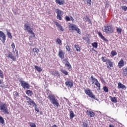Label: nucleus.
Masks as SVG:
<instances>
[{
  "label": "nucleus",
  "mask_w": 127,
  "mask_h": 127,
  "mask_svg": "<svg viewBox=\"0 0 127 127\" xmlns=\"http://www.w3.org/2000/svg\"><path fill=\"white\" fill-rule=\"evenodd\" d=\"M102 31L107 34H112L114 33V29L113 26L111 25H107L102 27Z\"/></svg>",
  "instance_id": "obj_1"
},
{
  "label": "nucleus",
  "mask_w": 127,
  "mask_h": 127,
  "mask_svg": "<svg viewBox=\"0 0 127 127\" xmlns=\"http://www.w3.org/2000/svg\"><path fill=\"white\" fill-rule=\"evenodd\" d=\"M48 99H49V100L51 101L52 104H53V105H54L55 107H57V108H58V107H59V102H58V100L56 99L55 95L50 94L48 96Z\"/></svg>",
  "instance_id": "obj_2"
},
{
  "label": "nucleus",
  "mask_w": 127,
  "mask_h": 127,
  "mask_svg": "<svg viewBox=\"0 0 127 127\" xmlns=\"http://www.w3.org/2000/svg\"><path fill=\"white\" fill-rule=\"evenodd\" d=\"M0 111L4 115H9L7 105L3 102H0Z\"/></svg>",
  "instance_id": "obj_3"
},
{
  "label": "nucleus",
  "mask_w": 127,
  "mask_h": 127,
  "mask_svg": "<svg viewBox=\"0 0 127 127\" xmlns=\"http://www.w3.org/2000/svg\"><path fill=\"white\" fill-rule=\"evenodd\" d=\"M91 80L92 81V84L96 86V88H97V90H101V84L98 81L97 78H95L94 76H91Z\"/></svg>",
  "instance_id": "obj_4"
},
{
  "label": "nucleus",
  "mask_w": 127,
  "mask_h": 127,
  "mask_svg": "<svg viewBox=\"0 0 127 127\" xmlns=\"http://www.w3.org/2000/svg\"><path fill=\"white\" fill-rule=\"evenodd\" d=\"M24 30L25 31H27L28 33H30V34H32L33 35V37H35V34H34V32H33V31L32 30V28L30 27L29 26V24L28 23H25L24 25Z\"/></svg>",
  "instance_id": "obj_5"
},
{
  "label": "nucleus",
  "mask_w": 127,
  "mask_h": 127,
  "mask_svg": "<svg viewBox=\"0 0 127 127\" xmlns=\"http://www.w3.org/2000/svg\"><path fill=\"white\" fill-rule=\"evenodd\" d=\"M69 30L71 31H76L78 34H81V29H80L75 24H70L68 27Z\"/></svg>",
  "instance_id": "obj_6"
},
{
  "label": "nucleus",
  "mask_w": 127,
  "mask_h": 127,
  "mask_svg": "<svg viewBox=\"0 0 127 127\" xmlns=\"http://www.w3.org/2000/svg\"><path fill=\"white\" fill-rule=\"evenodd\" d=\"M56 12L57 13V18L59 19V20H62L64 12L59 9H56Z\"/></svg>",
  "instance_id": "obj_7"
},
{
  "label": "nucleus",
  "mask_w": 127,
  "mask_h": 127,
  "mask_svg": "<svg viewBox=\"0 0 127 127\" xmlns=\"http://www.w3.org/2000/svg\"><path fill=\"white\" fill-rule=\"evenodd\" d=\"M84 93L87 95V96H89L90 98H91L92 99H94L96 100V96L94 95L93 94V92H92V90L90 89V88H86L84 90Z\"/></svg>",
  "instance_id": "obj_8"
},
{
  "label": "nucleus",
  "mask_w": 127,
  "mask_h": 127,
  "mask_svg": "<svg viewBox=\"0 0 127 127\" xmlns=\"http://www.w3.org/2000/svg\"><path fill=\"white\" fill-rule=\"evenodd\" d=\"M24 97L27 100V103L29 106H32V107H34V106H36V103L33 101L30 98L28 97L27 96H24Z\"/></svg>",
  "instance_id": "obj_9"
},
{
  "label": "nucleus",
  "mask_w": 127,
  "mask_h": 127,
  "mask_svg": "<svg viewBox=\"0 0 127 127\" xmlns=\"http://www.w3.org/2000/svg\"><path fill=\"white\" fill-rule=\"evenodd\" d=\"M0 40L2 41V43H5V40H6L5 34L1 31H0Z\"/></svg>",
  "instance_id": "obj_10"
},
{
  "label": "nucleus",
  "mask_w": 127,
  "mask_h": 127,
  "mask_svg": "<svg viewBox=\"0 0 127 127\" xmlns=\"http://www.w3.org/2000/svg\"><path fill=\"white\" fill-rule=\"evenodd\" d=\"M21 86L23 88V89H29L30 88V85L27 82L21 80L20 81Z\"/></svg>",
  "instance_id": "obj_11"
},
{
  "label": "nucleus",
  "mask_w": 127,
  "mask_h": 127,
  "mask_svg": "<svg viewBox=\"0 0 127 127\" xmlns=\"http://www.w3.org/2000/svg\"><path fill=\"white\" fill-rule=\"evenodd\" d=\"M63 64H65V66L66 67H67V69L69 70V69H71L72 68V66H71V64H70V63L68 62L67 59H64L63 61Z\"/></svg>",
  "instance_id": "obj_12"
},
{
  "label": "nucleus",
  "mask_w": 127,
  "mask_h": 127,
  "mask_svg": "<svg viewBox=\"0 0 127 127\" xmlns=\"http://www.w3.org/2000/svg\"><path fill=\"white\" fill-rule=\"evenodd\" d=\"M58 55L59 57L61 58V59H64V58H65V53H64L62 50H60L59 51Z\"/></svg>",
  "instance_id": "obj_13"
},
{
  "label": "nucleus",
  "mask_w": 127,
  "mask_h": 127,
  "mask_svg": "<svg viewBox=\"0 0 127 127\" xmlns=\"http://www.w3.org/2000/svg\"><path fill=\"white\" fill-rule=\"evenodd\" d=\"M125 65V61H124V59H121V60L118 63L119 68H122V67H124Z\"/></svg>",
  "instance_id": "obj_14"
},
{
  "label": "nucleus",
  "mask_w": 127,
  "mask_h": 127,
  "mask_svg": "<svg viewBox=\"0 0 127 127\" xmlns=\"http://www.w3.org/2000/svg\"><path fill=\"white\" fill-rule=\"evenodd\" d=\"M8 58H10V59H12L13 61H16V58L13 56L12 54V53L9 52L7 57Z\"/></svg>",
  "instance_id": "obj_15"
},
{
  "label": "nucleus",
  "mask_w": 127,
  "mask_h": 127,
  "mask_svg": "<svg viewBox=\"0 0 127 127\" xmlns=\"http://www.w3.org/2000/svg\"><path fill=\"white\" fill-rule=\"evenodd\" d=\"M99 37H100V38H101V39H102L104 41H106V42H108V39H107L106 38H105V37L103 35V34H102V33L101 32H98V33Z\"/></svg>",
  "instance_id": "obj_16"
},
{
  "label": "nucleus",
  "mask_w": 127,
  "mask_h": 127,
  "mask_svg": "<svg viewBox=\"0 0 127 127\" xmlns=\"http://www.w3.org/2000/svg\"><path fill=\"white\" fill-rule=\"evenodd\" d=\"M65 85L69 88H72L73 84V82L69 80L68 81H66L65 82Z\"/></svg>",
  "instance_id": "obj_17"
},
{
  "label": "nucleus",
  "mask_w": 127,
  "mask_h": 127,
  "mask_svg": "<svg viewBox=\"0 0 127 127\" xmlns=\"http://www.w3.org/2000/svg\"><path fill=\"white\" fill-rule=\"evenodd\" d=\"M118 89H122L123 90H126V89H127V87H126V86L123 84L121 82H119L118 83Z\"/></svg>",
  "instance_id": "obj_18"
},
{
  "label": "nucleus",
  "mask_w": 127,
  "mask_h": 127,
  "mask_svg": "<svg viewBox=\"0 0 127 127\" xmlns=\"http://www.w3.org/2000/svg\"><path fill=\"white\" fill-rule=\"evenodd\" d=\"M55 2L59 5H63L65 3V0H56Z\"/></svg>",
  "instance_id": "obj_19"
},
{
  "label": "nucleus",
  "mask_w": 127,
  "mask_h": 127,
  "mask_svg": "<svg viewBox=\"0 0 127 127\" xmlns=\"http://www.w3.org/2000/svg\"><path fill=\"white\" fill-rule=\"evenodd\" d=\"M55 24H56L57 27L60 29V30L61 31H64V29H63L62 26H61V24H59L58 22H55Z\"/></svg>",
  "instance_id": "obj_20"
},
{
  "label": "nucleus",
  "mask_w": 127,
  "mask_h": 127,
  "mask_svg": "<svg viewBox=\"0 0 127 127\" xmlns=\"http://www.w3.org/2000/svg\"><path fill=\"white\" fill-rule=\"evenodd\" d=\"M87 113H88V116L90 117V118H93V117H95V112L87 110Z\"/></svg>",
  "instance_id": "obj_21"
},
{
  "label": "nucleus",
  "mask_w": 127,
  "mask_h": 127,
  "mask_svg": "<svg viewBox=\"0 0 127 127\" xmlns=\"http://www.w3.org/2000/svg\"><path fill=\"white\" fill-rule=\"evenodd\" d=\"M106 64H108V65H107V68H110V67H114V63L113 62H111L110 60L108 61Z\"/></svg>",
  "instance_id": "obj_22"
},
{
  "label": "nucleus",
  "mask_w": 127,
  "mask_h": 127,
  "mask_svg": "<svg viewBox=\"0 0 127 127\" xmlns=\"http://www.w3.org/2000/svg\"><path fill=\"white\" fill-rule=\"evenodd\" d=\"M33 52H34V56H36V55L39 53V50L37 48H34L33 49Z\"/></svg>",
  "instance_id": "obj_23"
},
{
  "label": "nucleus",
  "mask_w": 127,
  "mask_h": 127,
  "mask_svg": "<svg viewBox=\"0 0 127 127\" xmlns=\"http://www.w3.org/2000/svg\"><path fill=\"white\" fill-rule=\"evenodd\" d=\"M83 20L84 21L86 22L88 21L89 23H91L92 21H91V19H90V17L88 16H86L83 18Z\"/></svg>",
  "instance_id": "obj_24"
},
{
  "label": "nucleus",
  "mask_w": 127,
  "mask_h": 127,
  "mask_svg": "<svg viewBox=\"0 0 127 127\" xmlns=\"http://www.w3.org/2000/svg\"><path fill=\"white\" fill-rule=\"evenodd\" d=\"M52 75H53V76H58L59 77H60V74L59 73V72L56 70L52 71Z\"/></svg>",
  "instance_id": "obj_25"
},
{
  "label": "nucleus",
  "mask_w": 127,
  "mask_h": 127,
  "mask_svg": "<svg viewBox=\"0 0 127 127\" xmlns=\"http://www.w3.org/2000/svg\"><path fill=\"white\" fill-rule=\"evenodd\" d=\"M74 48L76 49V51L77 52H80V51H81V47L80 46H79V45H75Z\"/></svg>",
  "instance_id": "obj_26"
},
{
  "label": "nucleus",
  "mask_w": 127,
  "mask_h": 127,
  "mask_svg": "<svg viewBox=\"0 0 127 127\" xmlns=\"http://www.w3.org/2000/svg\"><path fill=\"white\" fill-rule=\"evenodd\" d=\"M110 99H111V102H112V103H117L118 102V100H117V97H112V96H110Z\"/></svg>",
  "instance_id": "obj_27"
},
{
  "label": "nucleus",
  "mask_w": 127,
  "mask_h": 127,
  "mask_svg": "<svg viewBox=\"0 0 127 127\" xmlns=\"http://www.w3.org/2000/svg\"><path fill=\"white\" fill-rule=\"evenodd\" d=\"M85 3H87L88 6H90L92 4V0H83Z\"/></svg>",
  "instance_id": "obj_28"
},
{
  "label": "nucleus",
  "mask_w": 127,
  "mask_h": 127,
  "mask_svg": "<svg viewBox=\"0 0 127 127\" xmlns=\"http://www.w3.org/2000/svg\"><path fill=\"white\" fill-rule=\"evenodd\" d=\"M26 94L28 95V96H31L33 95V92H32V91L28 90L26 91Z\"/></svg>",
  "instance_id": "obj_29"
},
{
  "label": "nucleus",
  "mask_w": 127,
  "mask_h": 127,
  "mask_svg": "<svg viewBox=\"0 0 127 127\" xmlns=\"http://www.w3.org/2000/svg\"><path fill=\"white\" fill-rule=\"evenodd\" d=\"M69 116L70 120H73V118L75 117V115H74V112H73V111H70Z\"/></svg>",
  "instance_id": "obj_30"
},
{
  "label": "nucleus",
  "mask_w": 127,
  "mask_h": 127,
  "mask_svg": "<svg viewBox=\"0 0 127 127\" xmlns=\"http://www.w3.org/2000/svg\"><path fill=\"white\" fill-rule=\"evenodd\" d=\"M101 60L103 62H108L110 59H107L106 57H102L101 58Z\"/></svg>",
  "instance_id": "obj_31"
},
{
  "label": "nucleus",
  "mask_w": 127,
  "mask_h": 127,
  "mask_svg": "<svg viewBox=\"0 0 127 127\" xmlns=\"http://www.w3.org/2000/svg\"><path fill=\"white\" fill-rule=\"evenodd\" d=\"M35 69H36L37 71H38V72H41V71H42V69H41V67L40 66H38L37 65H35Z\"/></svg>",
  "instance_id": "obj_32"
},
{
  "label": "nucleus",
  "mask_w": 127,
  "mask_h": 127,
  "mask_svg": "<svg viewBox=\"0 0 127 127\" xmlns=\"http://www.w3.org/2000/svg\"><path fill=\"white\" fill-rule=\"evenodd\" d=\"M56 43L57 44H59V45H62V41H61V39L59 38L57 39Z\"/></svg>",
  "instance_id": "obj_33"
},
{
  "label": "nucleus",
  "mask_w": 127,
  "mask_h": 127,
  "mask_svg": "<svg viewBox=\"0 0 127 127\" xmlns=\"http://www.w3.org/2000/svg\"><path fill=\"white\" fill-rule=\"evenodd\" d=\"M111 54L112 56H113V57H114V56H116V55H117L118 54V53H117L116 52V51H112Z\"/></svg>",
  "instance_id": "obj_34"
},
{
  "label": "nucleus",
  "mask_w": 127,
  "mask_h": 127,
  "mask_svg": "<svg viewBox=\"0 0 127 127\" xmlns=\"http://www.w3.org/2000/svg\"><path fill=\"white\" fill-rule=\"evenodd\" d=\"M92 46H93L94 48H98V43L97 42H94L92 44Z\"/></svg>",
  "instance_id": "obj_35"
},
{
  "label": "nucleus",
  "mask_w": 127,
  "mask_h": 127,
  "mask_svg": "<svg viewBox=\"0 0 127 127\" xmlns=\"http://www.w3.org/2000/svg\"><path fill=\"white\" fill-rule=\"evenodd\" d=\"M13 95L14 96V97H15V98L19 97V94H18V92H17V91H14L13 93Z\"/></svg>",
  "instance_id": "obj_36"
},
{
  "label": "nucleus",
  "mask_w": 127,
  "mask_h": 127,
  "mask_svg": "<svg viewBox=\"0 0 127 127\" xmlns=\"http://www.w3.org/2000/svg\"><path fill=\"white\" fill-rule=\"evenodd\" d=\"M61 71L62 72V73H63V74H64V75H68V71H66V70L65 69H61Z\"/></svg>",
  "instance_id": "obj_37"
},
{
  "label": "nucleus",
  "mask_w": 127,
  "mask_h": 127,
  "mask_svg": "<svg viewBox=\"0 0 127 127\" xmlns=\"http://www.w3.org/2000/svg\"><path fill=\"white\" fill-rule=\"evenodd\" d=\"M117 31L118 33H119L120 34H122V31H123V29H121V28H117Z\"/></svg>",
  "instance_id": "obj_38"
},
{
  "label": "nucleus",
  "mask_w": 127,
  "mask_h": 127,
  "mask_svg": "<svg viewBox=\"0 0 127 127\" xmlns=\"http://www.w3.org/2000/svg\"><path fill=\"white\" fill-rule=\"evenodd\" d=\"M65 49L67 50V51H68V52H71V48L68 45H67L65 46Z\"/></svg>",
  "instance_id": "obj_39"
},
{
  "label": "nucleus",
  "mask_w": 127,
  "mask_h": 127,
  "mask_svg": "<svg viewBox=\"0 0 127 127\" xmlns=\"http://www.w3.org/2000/svg\"><path fill=\"white\" fill-rule=\"evenodd\" d=\"M0 77L1 79H3L4 78L3 72L2 71V70H1V69H0Z\"/></svg>",
  "instance_id": "obj_40"
},
{
  "label": "nucleus",
  "mask_w": 127,
  "mask_h": 127,
  "mask_svg": "<svg viewBox=\"0 0 127 127\" xmlns=\"http://www.w3.org/2000/svg\"><path fill=\"white\" fill-rule=\"evenodd\" d=\"M7 35L8 38H10V39H12V36L11 35V33H10V32H7Z\"/></svg>",
  "instance_id": "obj_41"
},
{
  "label": "nucleus",
  "mask_w": 127,
  "mask_h": 127,
  "mask_svg": "<svg viewBox=\"0 0 127 127\" xmlns=\"http://www.w3.org/2000/svg\"><path fill=\"white\" fill-rule=\"evenodd\" d=\"M0 124H2V125L4 124V120L1 116H0Z\"/></svg>",
  "instance_id": "obj_42"
},
{
  "label": "nucleus",
  "mask_w": 127,
  "mask_h": 127,
  "mask_svg": "<svg viewBox=\"0 0 127 127\" xmlns=\"http://www.w3.org/2000/svg\"><path fill=\"white\" fill-rule=\"evenodd\" d=\"M121 8L123 10H124V11H127V6H122Z\"/></svg>",
  "instance_id": "obj_43"
},
{
  "label": "nucleus",
  "mask_w": 127,
  "mask_h": 127,
  "mask_svg": "<svg viewBox=\"0 0 127 127\" xmlns=\"http://www.w3.org/2000/svg\"><path fill=\"white\" fill-rule=\"evenodd\" d=\"M103 90H104V92H106V93H108V92H109V89L108 88V87L107 86H104L103 87Z\"/></svg>",
  "instance_id": "obj_44"
},
{
  "label": "nucleus",
  "mask_w": 127,
  "mask_h": 127,
  "mask_svg": "<svg viewBox=\"0 0 127 127\" xmlns=\"http://www.w3.org/2000/svg\"><path fill=\"white\" fill-rule=\"evenodd\" d=\"M35 107V111L37 112V113H39V109L37 108V105L36 104V106H34Z\"/></svg>",
  "instance_id": "obj_45"
},
{
  "label": "nucleus",
  "mask_w": 127,
  "mask_h": 127,
  "mask_svg": "<svg viewBox=\"0 0 127 127\" xmlns=\"http://www.w3.org/2000/svg\"><path fill=\"white\" fill-rule=\"evenodd\" d=\"M65 20L66 21H70L71 20V18H70V17L66 16L65 17Z\"/></svg>",
  "instance_id": "obj_46"
},
{
  "label": "nucleus",
  "mask_w": 127,
  "mask_h": 127,
  "mask_svg": "<svg viewBox=\"0 0 127 127\" xmlns=\"http://www.w3.org/2000/svg\"><path fill=\"white\" fill-rule=\"evenodd\" d=\"M30 127H36V125L34 123H30Z\"/></svg>",
  "instance_id": "obj_47"
},
{
  "label": "nucleus",
  "mask_w": 127,
  "mask_h": 127,
  "mask_svg": "<svg viewBox=\"0 0 127 127\" xmlns=\"http://www.w3.org/2000/svg\"><path fill=\"white\" fill-rule=\"evenodd\" d=\"M82 127H88V124L85 122H83L82 123Z\"/></svg>",
  "instance_id": "obj_48"
},
{
  "label": "nucleus",
  "mask_w": 127,
  "mask_h": 127,
  "mask_svg": "<svg viewBox=\"0 0 127 127\" xmlns=\"http://www.w3.org/2000/svg\"><path fill=\"white\" fill-rule=\"evenodd\" d=\"M11 47H12L13 51H14V49L15 48V45L14 44V43H12Z\"/></svg>",
  "instance_id": "obj_49"
},
{
  "label": "nucleus",
  "mask_w": 127,
  "mask_h": 127,
  "mask_svg": "<svg viewBox=\"0 0 127 127\" xmlns=\"http://www.w3.org/2000/svg\"><path fill=\"white\" fill-rule=\"evenodd\" d=\"M16 51V56L18 57V51L17 50H15Z\"/></svg>",
  "instance_id": "obj_50"
},
{
  "label": "nucleus",
  "mask_w": 127,
  "mask_h": 127,
  "mask_svg": "<svg viewBox=\"0 0 127 127\" xmlns=\"http://www.w3.org/2000/svg\"><path fill=\"white\" fill-rule=\"evenodd\" d=\"M70 19L71 21H74V18H73V17H72L71 16H70Z\"/></svg>",
  "instance_id": "obj_51"
},
{
  "label": "nucleus",
  "mask_w": 127,
  "mask_h": 127,
  "mask_svg": "<svg viewBox=\"0 0 127 127\" xmlns=\"http://www.w3.org/2000/svg\"><path fill=\"white\" fill-rule=\"evenodd\" d=\"M2 84V81L0 79V84Z\"/></svg>",
  "instance_id": "obj_52"
},
{
  "label": "nucleus",
  "mask_w": 127,
  "mask_h": 127,
  "mask_svg": "<svg viewBox=\"0 0 127 127\" xmlns=\"http://www.w3.org/2000/svg\"><path fill=\"white\" fill-rule=\"evenodd\" d=\"M109 127H114V126L110 125Z\"/></svg>",
  "instance_id": "obj_53"
},
{
  "label": "nucleus",
  "mask_w": 127,
  "mask_h": 127,
  "mask_svg": "<svg viewBox=\"0 0 127 127\" xmlns=\"http://www.w3.org/2000/svg\"><path fill=\"white\" fill-rule=\"evenodd\" d=\"M92 51H96V50H94V48L92 49Z\"/></svg>",
  "instance_id": "obj_54"
},
{
  "label": "nucleus",
  "mask_w": 127,
  "mask_h": 127,
  "mask_svg": "<svg viewBox=\"0 0 127 127\" xmlns=\"http://www.w3.org/2000/svg\"><path fill=\"white\" fill-rule=\"evenodd\" d=\"M83 39H84V40H85L86 39L83 37Z\"/></svg>",
  "instance_id": "obj_55"
}]
</instances>
